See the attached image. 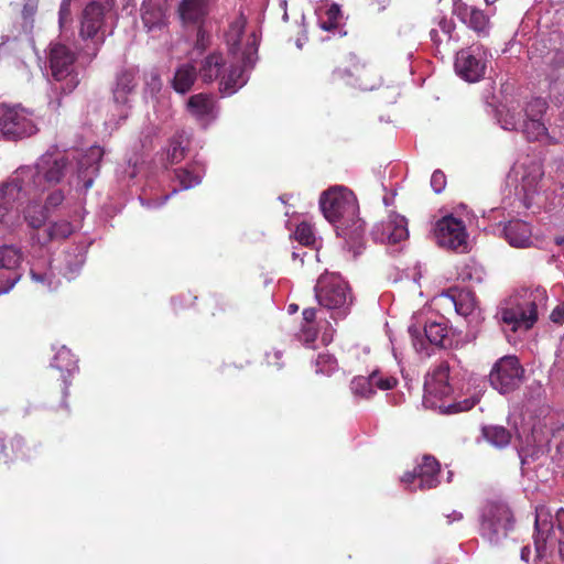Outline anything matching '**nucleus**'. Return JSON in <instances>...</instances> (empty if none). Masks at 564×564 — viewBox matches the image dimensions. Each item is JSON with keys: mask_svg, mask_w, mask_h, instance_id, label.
<instances>
[{"mask_svg": "<svg viewBox=\"0 0 564 564\" xmlns=\"http://www.w3.org/2000/svg\"><path fill=\"white\" fill-rule=\"evenodd\" d=\"M409 333L414 349L423 356H430L427 343L433 346L445 347L448 340L449 327L447 322L441 318L440 321H430L424 324V336L420 328L414 325L409 326Z\"/></svg>", "mask_w": 564, "mask_h": 564, "instance_id": "dca6fc26", "label": "nucleus"}, {"mask_svg": "<svg viewBox=\"0 0 564 564\" xmlns=\"http://www.w3.org/2000/svg\"><path fill=\"white\" fill-rule=\"evenodd\" d=\"M295 239L303 246H311L315 241L313 228L310 224L301 223L294 232Z\"/></svg>", "mask_w": 564, "mask_h": 564, "instance_id": "c03bdc74", "label": "nucleus"}, {"mask_svg": "<svg viewBox=\"0 0 564 564\" xmlns=\"http://www.w3.org/2000/svg\"><path fill=\"white\" fill-rule=\"evenodd\" d=\"M500 235L513 248H530L533 246L532 226L521 219H511L502 225Z\"/></svg>", "mask_w": 564, "mask_h": 564, "instance_id": "bb28decb", "label": "nucleus"}, {"mask_svg": "<svg viewBox=\"0 0 564 564\" xmlns=\"http://www.w3.org/2000/svg\"><path fill=\"white\" fill-rule=\"evenodd\" d=\"M52 366L62 372L66 371L67 373H72L77 369V360L72 351L63 346L56 351Z\"/></svg>", "mask_w": 564, "mask_h": 564, "instance_id": "ea45409f", "label": "nucleus"}, {"mask_svg": "<svg viewBox=\"0 0 564 564\" xmlns=\"http://www.w3.org/2000/svg\"><path fill=\"white\" fill-rule=\"evenodd\" d=\"M303 325L299 333V339L306 346L313 347V344L319 336L321 341L324 345H328L333 340L334 328L332 324L317 316L318 311L316 308H305L303 311Z\"/></svg>", "mask_w": 564, "mask_h": 564, "instance_id": "aec40b11", "label": "nucleus"}, {"mask_svg": "<svg viewBox=\"0 0 564 564\" xmlns=\"http://www.w3.org/2000/svg\"><path fill=\"white\" fill-rule=\"evenodd\" d=\"M104 155V151L98 145L87 149L77 160V180L83 183V188L87 191L94 183L95 176L99 171V162Z\"/></svg>", "mask_w": 564, "mask_h": 564, "instance_id": "393cba45", "label": "nucleus"}, {"mask_svg": "<svg viewBox=\"0 0 564 564\" xmlns=\"http://www.w3.org/2000/svg\"><path fill=\"white\" fill-rule=\"evenodd\" d=\"M282 358V352L280 350H274L273 352L267 354V360L269 364H274L278 368L281 367L280 360Z\"/></svg>", "mask_w": 564, "mask_h": 564, "instance_id": "5fc2aeb1", "label": "nucleus"}, {"mask_svg": "<svg viewBox=\"0 0 564 564\" xmlns=\"http://www.w3.org/2000/svg\"><path fill=\"white\" fill-rule=\"evenodd\" d=\"M166 4L161 0H144L142 4V21L148 31L165 25Z\"/></svg>", "mask_w": 564, "mask_h": 564, "instance_id": "473e14b6", "label": "nucleus"}, {"mask_svg": "<svg viewBox=\"0 0 564 564\" xmlns=\"http://www.w3.org/2000/svg\"><path fill=\"white\" fill-rule=\"evenodd\" d=\"M246 24V18L239 15L226 33V43L231 56L228 66L220 53H212L202 61L200 78L205 83L219 80L223 96H231L247 84V70L252 68L257 61L259 39L256 32L248 35L243 33Z\"/></svg>", "mask_w": 564, "mask_h": 564, "instance_id": "f257e3e1", "label": "nucleus"}, {"mask_svg": "<svg viewBox=\"0 0 564 564\" xmlns=\"http://www.w3.org/2000/svg\"><path fill=\"white\" fill-rule=\"evenodd\" d=\"M186 143V139L182 134L175 135L171 139L167 148V160L171 163H177L184 158Z\"/></svg>", "mask_w": 564, "mask_h": 564, "instance_id": "79ce46f5", "label": "nucleus"}, {"mask_svg": "<svg viewBox=\"0 0 564 564\" xmlns=\"http://www.w3.org/2000/svg\"><path fill=\"white\" fill-rule=\"evenodd\" d=\"M444 296L454 305L456 313L465 317L469 324L477 326L484 319L482 312L471 292L458 291L444 294Z\"/></svg>", "mask_w": 564, "mask_h": 564, "instance_id": "a878e982", "label": "nucleus"}, {"mask_svg": "<svg viewBox=\"0 0 564 564\" xmlns=\"http://www.w3.org/2000/svg\"><path fill=\"white\" fill-rule=\"evenodd\" d=\"M30 264V276L40 291L50 292L58 286L54 270L48 259L32 260Z\"/></svg>", "mask_w": 564, "mask_h": 564, "instance_id": "cd10ccee", "label": "nucleus"}, {"mask_svg": "<svg viewBox=\"0 0 564 564\" xmlns=\"http://www.w3.org/2000/svg\"><path fill=\"white\" fill-rule=\"evenodd\" d=\"M513 514L507 503L502 501H488L484 505L480 514L481 535L491 544H498L513 528Z\"/></svg>", "mask_w": 564, "mask_h": 564, "instance_id": "9b49d317", "label": "nucleus"}, {"mask_svg": "<svg viewBox=\"0 0 564 564\" xmlns=\"http://www.w3.org/2000/svg\"><path fill=\"white\" fill-rule=\"evenodd\" d=\"M356 73L359 80L358 87L361 90H372L376 87L375 83L369 82V78L373 75L370 69L360 68L356 69Z\"/></svg>", "mask_w": 564, "mask_h": 564, "instance_id": "a18cd8bd", "label": "nucleus"}, {"mask_svg": "<svg viewBox=\"0 0 564 564\" xmlns=\"http://www.w3.org/2000/svg\"><path fill=\"white\" fill-rule=\"evenodd\" d=\"M105 7L97 2L87 4L83 11L79 36L86 42L82 53L87 58H94L105 41Z\"/></svg>", "mask_w": 564, "mask_h": 564, "instance_id": "9d476101", "label": "nucleus"}, {"mask_svg": "<svg viewBox=\"0 0 564 564\" xmlns=\"http://www.w3.org/2000/svg\"><path fill=\"white\" fill-rule=\"evenodd\" d=\"M453 391L449 382V366L446 361H442L425 377L423 404L425 408L437 409L442 413H455L470 410L478 402V399L473 398L459 403L445 404L444 400L449 398Z\"/></svg>", "mask_w": 564, "mask_h": 564, "instance_id": "423d86ee", "label": "nucleus"}, {"mask_svg": "<svg viewBox=\"0 0 564 564\" xmlns=\"http://www.w3.org/2000/svg\"><path fill=\"white\" fill-rule=\"evenodd\" d=\"M463 518V514L458 511H453L447 516L448 522L452 523L454 521H459Z\"/></svg>", "mask_w": 564, "mask_h": 564, "instance_id": "bf43d9fd", "label": "nucleus"}, {"mask_svg": "<svg viewBox=\"0 0 564 564\" xmlns=\"http://www.w3.org/2000/svg\"><path fill=\"white\" fill-rule=\"evenodd\" d=\"M64 383H65L64 394H66L69 383L67 382V380L65 378H64Z\"/></svg>", "mask_w": 564, "mask_h": 564, "instance_id": "69168bd1", "label": "nucleus"}, {"mask_svg": "<svg viewBox=\"0 0 564 564\" xmlns=\"http://www.w3.org/2000/svg\"><path fill=\"white\" fill-rule=\"evenodd\" d=\"M431 186L436 194L444 191L446 186V176L441 170H435L431 176Z\"/></svg>", "mask_w": 564, "mask_h": 564, "instance_id": "49530a36", "label": "nucleus"}, {"mask_svg": "<svg viewBox=\"0 0 564 564\" xmlns=\"http://www.w3.org/2000/svg\"><path fill=\"white\" fill-rule=\"evenodd\" d=\"M522 375L523 368L517 357L505 356L494 365L489 381L500 393H508L520 384Z\"/></svg>", "mask_w": 564, "mask_h": 564, "instance_id": "a211bd4d", "label": "nucleus"}, {"mask_svg": "<svg viewBox=\"0 0 564 564\" xmlns=\"http://www.w3.org/2000/svg\"><path fill=\"white\" fill-rule=\"evenodd\" d=\"M319 207L329 223L338 224L337 228L347 242L360 240L364 227L357 218L358 205L351 191L340 185L330 187L321 195Z\"/></svg>", "mask_w": 564, "mask_h": 564, "instance_id": "7ed1b4c3", "label": "nucleus"}, {"mask_svg": "<svg viewBox=\"0 0 564 564\" xmlns=\"http://www.w3.org/2000/svg\"><path fill=\"white\" fill-rule=\"evenodd\" d=\"M297 310H299V306H297L296 304H290V305L288 306V312H289L290 314H294L295 312H297Z\"/></svg>", "mask_w": 564, "mask_h": 564, "instance_id": "e2e57ef3", "label": "nucleus"}, {"mask_svg": "<svg viewBox=\"0 0 564 564\" xmlns=\"http://www.w3.org/2000/svg\"><path fill=\"white\" fill-rule=\"evenodd\" d=\"M546 302L544 288L523 289L503 303L498 315L511 330H528L536 322L539 311L545 308Z\"/></svg>", "mask_w": 564, "mask_h": 564, "instance_id": "39448f33", "label": "nucleus"}, {"mask_svg": "<svg viewBox=\"0 0 564 564\" xmlns=\"http://www.w3.org/2000/svg\"><path fill=\"white\" fill-rule=\"evenodd\" d=\"M315 372L332 375L337 369V360L329 354H319L314 361Z\"/></svg>", "mask_w": 564, "mask_h": 564, "instance_id": "37998d69", "label": "nucleus"}, {"mask_svg": "<svg viewBox=\"0 0 564 564\" xmlns=\"http://www.w3.org/2000/svg\"><path fill=\"white\" fill-rule=\"evenodd\" d=\"M171 195H165L160 200H145L143 197H140V202L142 205L147 207H159L162 206L170 197Z\"/></svg>", "mask_w": 564, "mask_h": 564, "instance_id": "6e6d98bb", "label": "nucleus"}, {"mask_svg": "<svg viewBox=\"0 0 564 564\" xmlns=\"http://www.w3.org/2000/svg\"><path fill=\"white\" fill-rule=\"evenodd\" d=\"M440 464L432 456H424L413 471L405 473L401 478L411 490L432 489L440 484Z\"/></svg>", "mask_w": 564, "mask_h": 564, "instance_id": "5701e85b", "label": "nucleus"}, {"mask_svg": "<svg viewBox=\"0 0 564 564\" xmlns=\"http://www.w3.org/2000/svg\"><path fill=\"white\" fill-rule=\"evenodd\" d=\"M434 237L438 246L466 251L468 249V234L462 219L447 215L438 219L434 226Z\"/></svg>", "mask_w": 564, "mask_h": 564, "instance_id": "4468645a", "label": "nucleus"}, {"mask_svg": "<svg viewBox=\"0 0 564 564\" xmlns=\"http://www.w3.org/2000/svg\"><path fill=\"white\" fill-rule=\"evenodd\" d=\"M547 104L535 97L524 106L510 105L498 111V122L509 131H521L529 141H552L543 120Z\"/></svg>", "mask_w": 564, "mask_h": 564, "instance_id": "20e7f679", "label": "nucleus"}, {"mask_svg": "<svg viewBox=\"0 0 564 564\" xmlns=\"http://www.w3.org/2000/svg\"><path fill=\"white\" fill-rule=\"evenodd\" d=\"M463 21L473 29L478 35H487L489 33V18L479 9L465 7L462 11Z\"/></svg>", "mask_w": 564, "mask_h": 564, "instance_id": "c9c22d12", "label": "nucleus"}, {"mask_svg": "<svg viewBox=\"0 0 564 564\" xmlns=\"http://www.w3.org/2000/svg\"><path fill=\"white\" fill-rule=\"evenodd\" d=\"M187 109L203 124H208L217 116L214 98L205 94L192 96L187 101Z\"/></svg>", "mask_w": 564, "mask_h": 564, "instance_id": "c756f323", "label": "nucleus"}, {"mask_svg": "<svg viewBox=\"0 0 564 564\" xmlns=\"http://www.w3.org/2000/svg\"><path fill=\"white\" fill-rule=\"evenodd\" d=\"M46 155H50L54 161L57 162L56 165L58 166V169L61 171V176L56 181L45 182V177H44L45 173L42 171L39 173V177L36 180L37 183L40 181H42L44 183L42 185V188L39 191V194L35 197H34V195H23V194L21 195L22 196V205L25 203L28 204L26 207L23 209L24 218L32 228L41 227L48 216V214H47L48 209L59 206L62 204V202L64 200V194L62 193V191H54L47 196L44 207H42L39 204V200H40L42 194L50 186L58 183L62 180V177L64 175L65 167H66L65 158L61 153L47 152V153L43 154L42 156H46Z\"/></svg>", "mask_w": 564, "mask_h": 564, "instance_id": "0eeeda50", "label": "nucleus"}, {"mask_svg": "<svg viewBox=\"0 0 564 564\" xmlns=\"http://www.w3.org/2000/svg\"><path fill=\"white\" fill-rule=\"evenodd\" d=\"M529 557H530V549L528 546L522 547V550H521V558L524 562H528Z\"/></svg>", "mask_w": 564, "mask_h": 564, "instance_id": "680f3d73", "label": "nucleus"}, {"mask_svg": "<svg viewBox=\"0 0 564 564\" xmlns=\"http://www.w3.org/2000/svg\"><path fill=\"white\" fill-rule=\"evenodd\" d=\"M70 15V0H62L61 7H59V24L61 26L64 25L65 21Z\"/></svg>", "mask_w": 564, "mask_h": 564, "instance_id": "3c124183", "label": "nucleus"}, {"mask_svg": "<svg viewBox=\"0 0 564 564\" xmlns=\"http://www.w3.org/2000/svg\"><path fill=\"white\" fill-rule=\"evenodd\" d=\"M398 383L393 376H386L379 370H373L369 376H357L350 381V391L356 400H368L380 390H391Z\"/></svg>", "mask_w": 564, "mask_h": 564, "instance_id": "4be33fe9", "label": "nucleus"}, {"mask_svg": "<svg viewBox=\"0 0 564 564\" xmlns=\"http://www.w3.org/2000/svg\"><path fill=\"white\" fill-rule=\"evenodd\" d=\"M543 174L542 164L529 156L513 165L511 177L516 182L514 195L523 208L530 209L536 205Z\"/></svg>", "mask_w": 564, "mask_h": 564, "instance_id": "1a4fd4ad", "label": "nucleus"}, {"mask_svg": "<svg viewBox=\"0 0 564 564\" xmlns=\"http://www.w3.org/2000/svg\"><path fill=\"white\" fill-rule=\"evenodd\" d=\"M346 75H348V72L346 69L338 68L334 72V77L336 78L344 79ZM349 76H351V74H349Z\"/></svg>", "mask_w": 564, "mask_h": 564, "instance_id": "052dcab7", "label": "nucleus"}, {"mask_svg": "<svg viewBox=\"0 0 564 564\" xmlns=\"http://www.w3.org/2000/svg\"><path fill=\"white\" fill-rule=\"evenodd\" d=\"M7 48V42L0 43V55L6 52Z\"/></svg>", "mask_w": 564, "mask_h": 564, "instance_id": "0e129e2a", "label": "nucleus"}, {"mask_svg": "<svg viewBox=\"0 0 564 564\" xmlns=\"http://www.w3.org/2000/svg\"><path fill=\"white\" fill-rule=\"evenodd\" d=\"M431 40L434 42V44L438 45L443 42V39L440 36V30L433 29L430 32Z\"/></svg>", "mask_w": 564, "mask_h": 564, "instance_id": "4d7b16f0", "label": "nucleus"}, {"mask_svg": "<svg viewBox=\"0 0 564 564\" xmlns=\"http://www.w3.org/2000/svg\"><path fill=\"white\" fill-rule=\"evenodd\" d=\"M340 20V8L337 4H330L324 12L319 13L318 25L325 31H333L338 28Z\"/></svg>", "mask_w": 564, "mask_h": 564, "instance_id": "a19ab883", "label": "nucleus"}, {"mask_svg": "<svg viewBox=\"0 0 564 564\" xmlns=\"http://www.w3.org/2000/svg\"><path fill=\"white\" fill-rule=\"evenodd\" d=\"M205 174V167L199 162H194L185 167L175 171V176L180 182L181 189H188L202 182Z\"/></svg>", "mask_w": 564, "mask_h": 564, "instance_id": "f704fd0d", "label": "nucleus"}, {"mask_svg": "<svg viewBox=\"0 0 564 564\" xmlns=\"http://www.w3.org/2000/svg\"><path fill=\"white\" fill-rule=\"evenodd\" d=\"M485 438L494 446L503 448L511 441L510 432L500 425H491L482 429Z\"/></svg>", "mask_w": 564, "mask_h": 564, "instance_id": "58836bf2", "label": "nucleus"}, {"mask_svg": "<svg viewBox=\"0 0 564 564\" xmlns=\"http://www.w3.org/2000/svg\"><path fill=\"white\" fill-rule=\"evenodd\" d=\"M22 250L14 245L0 246V269L6 270V279L0 278V295L9 293L21 280L23 273L20 271L23 262Z\"/></svg>", "mask_w": 564, "mask_h": 564, "instance_id": "412c9836", "label": "nucleus"}, {"mask_svg": "<svg viewBox=\"0 0 564 564\" xmlns=\"http://www.w3.org/2000/svg\"><path fill=\"white\" fill-rule=\"evenodd\" d=\"M557 530L560 535L557 536L560 544V555L564 560V509H561L556 514Z\"/></svg>", "mask_w": 564, "mask_h": 564, "instance_id": "de8ad7c7", "label": "nucleus"}, {"mask_svg": "<svg viewBox=\"0 0 564 564\" xmlns=\"http://www.w3.org/2000/svg\"><path fill=\"white\" fill-rule=\"evenodd\" d=\"M550 514L544 509H536L535 516V530L536 534L534 538L535 553L538 558L545 556L546 543L550 539V534L553 530L552 523L549 521Z\"/></svg>", "mask_w": 564, "mask_h": 564, "instance_id": "72a5a7b5", "label": "nucleus"}, {"mask_svg": "<svg viewBox=\"0 0 564 564\" xmlns=\"http://www.w3.org/2000/svg\"><path fill=\"white\" fill-rule=\"evenodd\" d=\"M36 132L31 116L20 107L0 105V134L9 140L22 139Z\"/></svg>", "mask_w": 564, "mask_h": 564, "instance_id": "ddd939ff", "label": "nucleus"}, {"mask_svg": "<svg viewBox=\"0 0 564 564\" xmlns=\"http://www.w3.org/2000/svg\"><path fill=\"white\" fill-rule=\"evenodd\" d=\"M85 246H74L64 257V275L73 279L85 262Z\"/></svg>", "mask_w": 564, "mask_h": 564, "instance_id": "4c0bfd02", "label": "nucleus"}, {"mask_svg": "<svg viewBox=\"0 0 564 564\" xmlns=\"http://www.w3.org/2000/svg\"><path fill=\"white\" fill-rule=\"evenodd\" d=\"M196 77L197 72L194 65L189 63L182 64L175 70L173 88L180 94H185L192 88Z\"/></svg>", "mask_w": 564, "mask_h": 564, "instance_id": "e433bc0d", "label": "nucleus"}, {"mask_svg": "<svg viewBox=\"0 0 564 564\" xmlns=\"http://www.w3.org/2000/svg\"><path fill=\"white\" fill-rule=\"evenodd\" d=\"M551 321L556 324L564 323V302L558 304L551 313Z\"/></svg>", "mask_w": 564, "mask_h": 564, "instance_id": "603ef678", "label": "nucleus"}, {"mask_svg": "<svg viewBox=\"0 0 564 564\" xmlns=\"http://www.w3.org/2000/svg\"><path fill=\"white\" fill-rule=\"evenodd\" d=\"M531 436L539 447L554 445L558 451L564 449V423L557 422L554 414H547L535 423Z\"/></svg>", "mask_w": 564, "mask_h": 564, "instance_id": "b1692460", "label": "nucleus"}, {"mask_svg": "<svg viewBox=\"0 0 564 564\" xmlns=\"http://www.w3.org/2000/svg\"><path fill=\"white\" fill-rule=\"evenodd\" d=\"M544 72L550 83L551 94L555 96L558 102H563L564 97L560 99L556 95L564 91V52H554L549 57Z\"/></svg>", "mask_w": 564, "mask_h": 564, "instance_id": "c85d7f7f", "label": "nucleus"}, {"mask_svg": "<svg viewBox=\"0 0 564 564\" xmlns=\"http://www.w3.org/2000/svg\"><path fill=\"white\" fill-rule=\"evenodd\" d=\"M488 53L482 46H471L456 54L455 70L466 82L476 83L486 72Z\"/></svg>", "mask_w": 564, "mask_h": 564, "instance_id": "f3484780", "label": "nucleus"}, {"mask_svg": "<svg viewBox=\"0 0 564 564\" xmlns=\"http://www.w3.org/2000/svg\"><path fill=\"white\" fill-rule=\"evenodd\" d=\"M373 241L383 245H399L409 238L408 219L395 212H391L371 229Z\"/></svg>", "mask_w": 564, "mask_h": 564, "instance_id": "6ab92c4d", "label": "nucleus"}, {"mask_svg": "<svg viewBox=\"0 0 564 564\" xmlns=\"http://www.w3.org/2000/svg\"><path fill=\"white\" fill-rule=\"evenodd\" d=\"M137 74L138 70L134 68L121 70L116 78V85L112 90L113 95V107L116 111L115 119L106 121L107 126L116 127L119 121L124 120L129 115L130 109V96L133 94L137 87Z\"/></svg>", "mask_w": 564, "mask_h": 564, "instance_id": "2eb2a0df", "label": "nucleus"}, {"mask_svg": "<svg viewBox=\"0 0 564 564\" xmlns=\"http://www.w3.org/2000/svg\"><path fill=\"white\" fill-rule=\"evenodd\" d=\"M315 297L322 307L332 313L334 319L346 317L352 304L350 289L337 273L326 272L318 278Z\"/></svg>", "mask_w": 564, "mask_h": 564, "instance_id": "6e6552de", "label": "nucleus"}, {"mask_svg": "<svg viewBox=\"0 0 564 564\" xmlns=\"http://www.w3.org/2000/svg\"><path fill=\"white\" fill-rule=\"evenodd\" d=\"M216 0H182L178 7L184 23H198L209 13Z\"/></svg>", "mask_w": 564, "mask_h": 564, "instance_id": "2f4dec72", "label": "nucleus"}, {"mask_svg": "<svg viewBox=\"0 0 564 564\" xmlns=\"http://www.w3.org/2000/svg\"><path fill=\"white\" fill-rule=\"evenodd\" d=\"M35 11H36V0H26L25 4L23 7V11H22L25 23H29V21L32 20Z\"/></svg>", "mask_w": 564, "mask_h": 564, "instance_id": "8fccbe9b", "label": "nucleus"}, {"mask_svg": "<svg viewBox=\"0 0 564 564\" xmlns=\"http://www.w3.org/2000/svg\"><path fill=\"white\" fill-rule=\"evenodd\" d=\"M438 28L443 35L446 36L447 41H449L452 39V33L455 29L454 22L452 20L443 18L438 22Z\"/></svg>", "mask_w": 564, "mask_h": 564, "instance_id": "09e8293b", "label": "nucleus"}, {"mask_svg": "<svg viewBox=\"0 0 564 564\" xmlns=\"http://www.w3.org/2000/svg\"><path fill=\"white\" fill-rule=\"evenodd\" d=\"M302 45H303V44H302L301 40H297V41H296V46H297L299 48H301V47H302Z\"/></svg>", "mask_w": 564, "mask_h": 564, "instance_id": "338daca9", "label": "nucleus"}, {"mask_svg": "<svg viewBox=\"0 0 564 564\" xmlns=\"http://www.w3.org/2000/svg\"><path fill=\"white\" fill-rule=\"evenodd\" d=\"M372 3L378 6V11H383L390 4V0H372Z\"/></svg>", "mask_w": 564, "mask_h": 564, "instance_id": "13d9d810", "label": "nucleus"}, {"mask_svg": "<svg viewBox=\"0 0 564 564\" xmlns=\"http://www.w3.org/2000/svg\"><path fill=\"white\" fill-rule=\"evenodd\" d=\"M127 177L133 178L138 174V160L130 159L127 169L122 172Z\"/></svg>", "mask_w": 564, "mask_h": 564, "instance_id": "864d4df0", "label": "nucleus"}, {"mask_svg": "<svg viewBox=\"0 0 564 564\" xmlns=\"http://www.w3.org/2000/svg\"><path fill=\"white\" fill-rule=\"evenodd\" d=\"M487 4H494L497 0H485Z\"/></svg>", "mask_w": 564, "mask_h": 564, "instance_id": "774afa93", "label": "nucleus"}, {"mask_svg": "<svg viewBox=\"0 0 564 564\" xmlns=\"http://www.w3.org/2000/svg\"><path fill=\"white\" fill-rule=\"evenodd\" d=\"M74 230L75 227L70 221H54L44 230L43 236H41L40 232L33 234L31 236V241L33 246L39 245L40 247H44L48 242L61 241L68 238Z\"/></svg>", "mask_w": 564, "mask_h": 564, "instance_id": "7c9ffc66", "label": "nucleus"}, {"mask_svg": "<svg viewBox=\"0 0 564 564\" xmlns=\"http://www.w3.org/2000/svg\"><path fill=\"white\" fill-rule=\"evenodd\" d=\"M48 64L53 79L59 83V86H54V90L59 89L64 94H69L78 86L75 55L66 45L61 43L51 45Z\"/></svg>", "mask_w": 564, "mask_h": 564, "instance_id": "f8f14e48", "label": "nucleus"}, {"mask_svg": "<svg viewBox=\"0 0 564 564\" xmlns=\"http://www.w3.org/2000/svg\"><path fill=\"white\" fill-rule=\"evenodd\" d=\"M50 155L41 156L35 165L19 167L10 180L0 186V238L7 237L20 224V207L23 195L39 194L44 184L37 183L40 172H44L45 182L58 180L61 171Z\"/></svg>", "mask_w": 564, "mask_h": 564, "instance_id": "f03ea898", "label": "nucleus"}]
</instances>
